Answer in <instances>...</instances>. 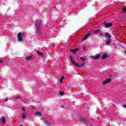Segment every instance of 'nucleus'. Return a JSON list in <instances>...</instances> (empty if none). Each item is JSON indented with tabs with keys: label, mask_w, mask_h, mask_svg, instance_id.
Here are the masks:
<instances>
[{
	"label": "nucleus",
	"mask_w": 126,
	"mask_h": 126,
	"mask_svg": "<svg viewBox=\"0 0 126 126\" xmlns=\"http://www.w3.org/2000/svg\"><path fill=\"white\" fill-rule=\"evenodd\" d=\"M45 125L47 126H51L52 125H51V124L49 123L48 122V121H45L44 122Z\"/></svg>",
	"instance_id": "nucleus-16"
},
{
	"label": "nucleus",
	"mask_w": 126,
	"mask_h": 126,
	"mask_svg": "<svg viewBox=\"0 0 126 126\" xmlns=\"http://www.w3.org/2000/svg\"><path fill=\"white\" fill-rule=\"evenodd\" d=\"M123 108H126V105H123Z\"/></svg>",
	"instance_id": "nucleus-29"
},
{
	"label": "nucleus",
	"mask_w": 126,
	"mask_h": 126,
	"mask_svg": "<svg viewBox=\"0 0 126 126\" xmlns=\"http://www.w3.org/2000/svg\"><path fill=\"white\" fill-rule=\"evenodd\" d=\"M59 94H60V95H62L63 96V92H60V93H59Z\"/></svg>",
	"instance_id": "nucleus-26"
},
{
	"label": "nucleus",
	"mask_w": 126,
	"mask_h": 126,
	"mask_svg": "<svg viewBox=\"0 0 126 126\" xmlns=\"http://www.w3.org/2000/svg\"><path fill=\"white\" fill-rule=\"evenodd\" d=\"M22 111H25L26 109L24 107H22Z\"/></svg>",
	"instance_id": "nucleus-28"
},
{
	"label": "nucleus",
	"mask_w": 126,
	"mask_h": 126,
	"mask_svg": "<svg viewBox=\"0 0 126 126\" xmlns=\"http://www.w3.org/2000/svg\"><path fill=\"white\" fill-rule=\"evenodd\" d=\"M17 37V40L18 42H23V37L21 36V32L18 33Z\"/></svg>",
	"instance_id": "nucleus-3"
},
{
	"label": "nucleus",
	"mask_w": 126,
	"mask_h": 126,
	"mask_svg": "<svg viewBox=\"0 0 126 126\" xmlns=\"http://www.w3.org/2000/svg\"><path fill=\"white\" fill-rule=\"evenodd\" d=\"M78 50V48H76L75 49H71L70 52H72L73 53H74V54H75V53H76V52H77Z\"/></svg>",
	"instance_id": "nucleus-13"
},
{
	"label": "nucleus",
	"mask_w": 126,
	"mask_h": 126,
	"mask_svg": "<svg viewBox=\"0 0 126 126\" xmlns=\"http://www.w3.org/2000/svg\"><path fill=\"white\" fill-rule=\"evenodd\" d=\"M83 49L84 51H86V46H83Z\"/></svg>",
	"instance_id": "nucleus-25"
},
{
	"label": "nucleus",
	"mask_w": 126,
	"mask_h": 126,
	"mask_svg": "<svg viewBox=\"0 0 126 126\" xmlns=\"http://www.w3.org/2000/svg\"><path fill=\"white\" fill-rule=\"evenodd\" d=\"M100 32V30H97L94 31V34H98L99 32Z\"/></svg>",
	"instance_id": "nucleus-18"
},
{
	"label": "nucleus",
	"mask_w": 126,
	"mask_h": 126,
	"mask_svg": "<svg viewBox=\"0 0 126 126\" xmlns=\"http://www.w3.org/2000/svg\"><path fill=\"white\" fill-rule=\"evenodd\" d=\"M103 25L104 28H108V27H111L113 24H112V23H107L106 22H105L103 23Z\"/></svg>",
	"instance_id": "nucleus-4"
},
{
	"label": "nucleus",
	"mask_w": 126,
	"mask_h": 126,
	"mask_svg": "<svg viewBox=\"0 0 126 126\" xmlns=\"http://www.w3.org/2000/svg\"><path fill=\"white\" fill-rule=\"evenodd\" d=\"M85 65V63H82L81 64L79 65L78 64L76 63L75 64V66H77V67H81L83 66V65Z\"/></svg>",
	"instance_id": "nucleus-10"
},
{
	"label": "nucleus",
	"mask_w": 126,
	"mask_h": 126,
	"mask_svg": "<svg viewBox=\"0 0 126 126\" xmlns=\"http://www.w3.org/2000/svg\"><path fill=\"white\" fill-rule=\"evenodd\" d=\"M69 58H70L71 61L72 62L73 64H74V65H75V64H76V63H75V61L73 60V58H72V57H71V56H70Z\"/></svg>",
	"instance_id": "nucleus-11"
},
{
	"label": "nucleus",
	"mask_w": 126,
	"mask_h": 126,
	"mask_svg": "<svg viewBox=\"0 0 126 126\" xmlns=\"http://www.w3.org/2000/svg\"><path fill=\"white\" fill-rule=\"evenodd\" d=\"M90 58L94 59V60H98V59H100V54H97L95 56H91Z\"/></svg>",
	"instance_id": "nucleus-7"
},
{
	"label": "nucleus",
	"mask_w": 126,
	"mask_h": 126,
	"mask_svg": "<svg viewBox=\"0 0 126 126\" xmlns=\"http://www.w3.org/2000/svg\"><path fill=\"white\" fill-rule=\"evenodd\" d=\"M26 117V115H25V114H24V113L22 114V118H23V120H25Z\"/></svg>",
	"instance_id": "nucleus-20"
},
{
	"label": "nucleus",
	"mask_w": 126,
	"mask_h": 126,
	"mask_svg": "<svg viewBox=\"0 0 126 126\" xmlns=\"http://www.w3.org/2000/svg\"><path fill=\"white\" fill-rule=\"evenodd\" d=\"M115 49H117V47H115Z\"/></svg>",
	"instance_id": "nucleus-32"
},
{
	"label": "nucleus",
	"mask_w": 126,
	"mask_h": 126,
	"mask_svg": "<svg viewBox=\"0 0 126 126\" xmlns=\"http://www.w3.org/2000/svg\"><path fill=\"white\" fill-rule=\"evenodd\" d=\"M37 54L38 56H43V53L40 52V51H37Z\"/></svg>",
	"instance_id": "nucleus-17"
},
{
	"label": "nucleus",
	"mask_w": 126,
	"mask_h": 126,
	"mask_svg": "<svg viewBox=\"0 0 126 126\" xmlns=\"http://www.w3.org/2000/svg\"><path fill=\"white\" fill-rule=\"evenodd\" d=\"M63 78H64V77H63V76H62L61 77V78L60 79V82H61V83H63Z\"/></svg>",
	"instance_id": "nucleus-19"
},
{
	"label": "nucleus",
	"mask_w": 126,
	"mask_h": 126,
	"mask_svg": "<svg viewBox=\"0 0 126 126\" xmlns=\"http://www.w3.org/2000/svg\"><path fill=\"white\" fill-rule=\"evenodd\" d=\"M23 126V125H21V126Z\"/></svg>",
	"instance_id": "nucleus-33"
},
{
	"label": "nucleus",
	"mask_w": 126,
	"mask_h": 126,
	"mask_svg": "<svg viewBox=\"0 0 126 126\" xmlns=\"http://www.w3.org/2000/svg\"><path fill=\"white\" fill-rule=\"evenodd\" d=\"M99 34H100V37H104V35L103 34V33L100 32H99Z\"/></svg>",
	"instance_id": "nucleus-23"
},
{
	"label": "nucleus",
	"mask_w": 126,
	"mask_h": 126,
	"mask_svg": "<svg viewBox=\"0 0 126 126\" xmlns=\"http://www.w3.org/2000/svg\"><path fill=\"white\" fill-rule=\"evenodd\" d=\"M105 38H107V41L106 42V44L107 46H109L111 45V41H112V39L111 38V35L109 34V32H105Z\"/></svg>",
	"instance_id": "nucleus-1"
},
{
	"label": "nucleus",
	"mask_w": 126,
	"mask_h": 126,
	"mask_svg": "<svg viewBox=\"0 0 126 126\" xmlns=\"http://www.w3.org/2000/svg\"><path fill=\"white\" fill-rule=\"evenodd\" d=\"M21 36L23 37L24 38L25 37V33H22L21 32Z\"/></svg>",
	"instance_id": "nucleus-22"
},
{
	"label": "nucleus",
	"mask_w": 126,
	"mask_h": 126,
	"mask_svg": "<svg viewBox=\"0 0 126 126\" xmlns=\"http://www.w3.org/2000/svg\"><path fill=\"white\" fill-rule=\"evenodd\" d=\"M42 22H43L41 20H37L35 21V25L36 27V29L37 30H38V31L40 30V25H41V23H42Z\"/></svg>",
	"instance_id": "nucleus-2"
},
{
	"label": "nucleus",
	"mask_w": 126,
	"mask_h": 126,
	"mask_svg": "<svg viewBox=\"0 0 126 126\" xmlns=\"http://www.w3.org/2000/svg\"><path fill=\"white\" fill-rule=\"evenodd\" d=\"M1 122L2 124H4L5 123V118L4 117H2Z\"/></svg>",
	"instance_id": "nucleus-15"
},
{
	"label": "nucleus",
	"mask_w": 126,
	"mask_h": 126,
	"mask_svg": "<svg viewBox=\"0 0 126 126\" xmlns=\"http://www.w3.org/2000/svg\"><path fill=\"white\" fill-rule=\"evenodd\" d=\"M107 57H108V54H107V53H104V54L103 55V56H102L101 59H102V60H105V59H106V58H107Z\"/></svg>",
	"instance_id": "nucleus-12"
},
{
	"label": "nucleus",
	"mask_w": 126,
	"mask_h": 126,
	"mask_svg": "<svg viewBox=\"0 0 126 126\" xmlns=\"http://www.w3.org/2000/svg\"><path fill=\"white\" fill-rule=\"evenodd\" d=\"M111 82V79L109 78L107 80H105L103 82V85H105V84H107V83H109Z\"/></svg>",
	"instance_id": "nucleus-9"
},
{
	"label": "nucleus",
	"mask_w": 126,
	"mask_h": 126,
	"mask_svg": "<svg viewBox=\"0 0 126 126\" xmlns=\"http://www.w3.org/2000/svg\"><path fill=\"white\" fill-rule=\"evenodd\" d=\"M32 58H33V55L31 54L30 56H27L26 57V60L28 61H31L32 60Z\"/></svg>",
	"instance_id": "nucleus-8"
},
{
	"label": "nucleus",
	"mask_w": 126,
	"mask_h": 126,
	"mask_svg": "<svg viewBox=\"0 0 126 126\" xmlns=\"http://www.w3.org/2000/svg\"><path fill=\"white\" fill-rule=\"evenodd\" d=\"M80 60H81L82 61V62H85V60H86V59L82 58V57H80Z\"/></svg>",
	"instance_id": "nucleus-21"
},
{
	"label": "nucleus",
	"mask_w": 126,
	"mask_h": 126,
	"mask_svg": "<svg viewBox=\"0 0 126 126\" xmlns=\"http://www.w3.org/2000/svg\"><path fill=\"white\" fill-rule=\"evenodd\" d=\"M61 108H64L63 106H61Z\"/></svg>",
	"instance_id": "nucleus-31"
},
{
	"label": "nucleus",
	"mask_w": 126,
	"mask_h": 126,
	"mask_svg": "<svg viewBox=\"0 0 126 126\" xmlns=\"http://www.w3.org/2000/svg\"><path fill=\"white\" fill-rule=\"evenodd\" d=\"M34 115H36L37 116H39V117H42V114L41 112H37L34 114Z\"/></svg>",
	"instance_id": "nucleus-14"
},
{
	"label": "nucleus",
	"mask_w": 126,
	"mask_h": 126,
	"mask_svg": "<svg viewBox=\"0 0 126 126\" xmlns=\"http://www.w3.org/2000/svg\"><path fill=\"white\" fill-rule=\"evenodd\" d=\"M125 53H126V50L125 51Z\"/></svg>",
	"instance_id": "nucleus-34"
},
{
	"label": "nucleus",
	"mask_w": 126,
	"mask_h": 126,
	"mask_svg": "<svg viewBox=\"0 0 126 126\" xmlns=\"http://www.w3.org/2000/svg\"><path fill=\"white\" fill-rule=\"evenodd\" d=\"M122 11L124 13H125V12H126V8H124L122 9Z\"/></svg>",
	"instance_id": "nucleus-24"
},
{
	"label": "nucleus",
	"mask_w": 126,
	"mask_h": 126,
	"mask_svg": "<svg viewBox=\"0 0 126 126\" xmlns=\"http://www.w3.org/2000/svg\"><path fill=\"white\" fill-rule=\"evenodd\" d=\"M5 100L6 102H7V101H8V99H5Z\"/></svg>",
	"instance_id": "nucleus-30"
},
{
	"label": "nucleus",
	"mask_w": 126,
	"mask_h": 126,
	"mask_svg": "<svg viewBox=\"0 0 126 126\" xmlns=\"http://www.w3.org/2000/svg\"><path fill=\"white\" fill-rule=\"evenodd\" d=\"M92 33V31H91L88 33V34H86L84 36V37L83 38V40L84 41V40H86L90 35Z\"/></svg>",
	"instance_id": "nucleus-6"
},
{
	"label": "nucleus",
	"mask_w": 126,
	"mask_h": 126,
	"mask_svg": "<svg viewBox=\"0 0 126 126\" xmlns=\"http://www.w3.org/2000/svg\"><path fill=\"white\" fill-rule=\"evenodd\" d=\"M3 63V61L2 60H0V63Z\"/></svg>",
	"instance_id": "nucleus-27"
},
{
	"label": "nucleus",
	"mask_w": 126,
	"mask_h": 126,
	"mask_svg": "<svg viewBox=\"0 0 126 126\" xmlns=\"http://www.w3.org/2000/svg\"><path fill=\"white\" fill-rule=\"evenodd\" d=\"M78 120L80 122H82L83 123H86L87 122V120H86V119H84V118H83L82 116H79L78 117Z\"/></svg>",
	"instance_id": "nucleus-5"
}]
</instances>
